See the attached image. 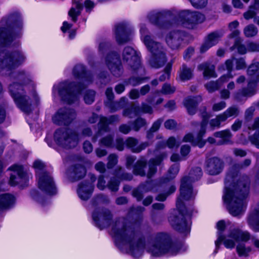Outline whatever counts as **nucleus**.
<instances>
[{
	"mask_svg": "<svg viewBox=\"0 0 259 259\" xmlns=\"http://www.w3.org/2000/svg\"><path fill=\"white\" fill-rule=\"evenodd\" d=\"M243 33L246 37H252L258 33V29L254 24H249L244 27Z\"/></svg>",
	"mask_w": 259,
	"mask_h": 259,
	"instance_id": "de8ad7c7",
	"label": "nucleus"
},
{
	"mask_svg": "<svg viewBox=\"0 0 259 259\" xmlns=\"http://www.w3.org/2000/svg\"><path fill=\"white\" fill-rule=\"evenodd\" d=\"M249 240H251V244L255 247L259 249V239L255 236H251L248 231L239 229H234L230 232L225 241L224 245L227 248L232 249L234 248L236 242H246Z\"/></svg>",
	"mask_w": 259,
	"mask_h": 259,
	"instance_id": "9b49d317",
	"label": "nucleus"
},
{
	"mask_svg": "<svg viewBox=\"0 0 259 259\" xmlns=\"http://www.w3.org/2000/svg\"><path fill=\"white\" fill-rule=\"evenodd\" d=\"M106 64L111 73L115 76H120L122 67L119 55L116 52L109 53L106 57Z\"/></svg>",
	"mask_w": 259,
	"mask_h": 259,
	"instance_id": "dca6fc26",
	"label": "nucleus"
},
{
	"mask_svg": "<svg viewBox=\"0 0 259 259\" xmlns=\"http://www.w3.org/2000/svg\"><path fill=\"white\" fill-rule=\"evenodd\" d=\"M76 118V112L70 108L59 109L52 117L53 122L58 125H68Z\"/></svg>",
	"mask_w": 259,
	"mask_h": 259,
	"instance_id": "4468645a",
	"label": "nucleus"
},
{
	"mask_svg": "<svg viewBox=\"0 0 259 259\" xmlns=\"http://www.w3.org/2000/svg\"><path fill=\"white\" fill-rule=\"evenodd\" d=\"M138 143V140L134 137H128L125 142L126 146L134 153H140L149 146L148 142H145L137 145Z\"/></svg>",
	"mask_w": 259,
	"mask_h": 259,
	"instance_id": "cd10ccee",
	"label": "nucleus"
},
{
	"mask_svg": "<svg viewBox=\"0 0 259 259\" xmlns=\"http://www.w3.org/2000/svg\"><path fill=\"white\" fill-rule=\"evenodd\" d=\"M257 12L253 9L251 8V6L249 7L248 10L244 13L243 17L246 20H249L257 17L256 16Z\"/></svg>",
	"mask_w": 259,
	"mask_h": 259,
	"instance_id": "69168bd1",
	"label": "nucleus"
},
{
	"mask_svg": "<svg viewBox=\"0 0 259 259\" xmlns=\"http://www.w3.org/2000/svg\"><path fill=\"white\" fill-rule=\"evenodd\" d=\"M92 217L97 226L100 229L109 226L112 219L111 212L107 209H96L93 212Z\"/></svg>",
	"mask_w": 259,
	"mask_h": 259,
	"instance_id": "a211bd4d",
	"label": "nucleus"
},
{
	"mask_svg": "<svg viewBox=\"0 0 259 259\" xmlns=\"http://www.w3.org/2000/svg\"><path fill=\"white\" fill-rule=\"evenodd\" d=\"M259 70V62L253 61L247 69V74L253 75Z\"/></svg>",
	"mask_w": 259,
	"mask_h": 259,
	"instance_id": "052dcab7",
	"label": "nucleus"
},
{
	"mask_svg": "<svg viewBox=\"0 0 259 259\" xmlns=\"http://www.w3.org/2000/svg\"><path fill=\"white\" fill-rule=\"evenodd\" d=\"M110 123L108 122L107 118L101 117L98 123V131L97 133L92 137V140L93 142H96L98 137L102 135L104 133L109 132L110 128L109 127Z\"/></svg>",
	"mask_w": 259,
	"mask_h": 259,
	"instance_id": "473e14b6",
	"label": "nucleus"
},
{
	"mask_svg": "<svg viewBox=\"0 0 259 259\" xmlns=\"http://www.w3.org/2000/svg\"><path fill=\"white\" fill-rule=\"evenodd\" d=\"M197 69L198 71L203 72V75L204 77H217L215 72V66L209 62H204L199 64L197 66Z\"/></svg>",
	"mask_w": 259,
	"mask_h": 259,
	"instance_id": "7c9ffc66",
	"label": "nucleus"
},
{
	"mask_svg": "<svg viewBox=\"0 0 259 259\" xmlns=\"http://www.w3.org/2000/svg\"><path fill=\"white\" fill-rule=\"evenodd\" d=\"M208 117H203V118L201 123L200 130L195 138H194L192 134L189 133L184 136L182 142H191L194 145H197L200 148L203 147L206 142L202 140V137L206 133V127L208 123Z\"/></svg>",
	"mask_w": 259,
	"mask_h": 259,
	"instance_id": "2eb2a0df",
	"label": "nucleus"
},
{
	"mask_svg": "<svg viewBox=\"0 0 259 259\" xmlns=\"http://www.w3.org/2000/svg\"><path fill=\"white\" fill-rule=\"evenodd\" d=\"M221 114L217 115L215 118L212 119L209 121V125L212 128L214 127H219L221 124V123L222 122L225 121V120L223 119L222 118Z\"/></svg>",
	"mask_w": 259,
	"mask_h": 259,
	"instance_id": "13d9d810",
	"label": "nucleus"
},
{
	"mask_svg": "<svg viewBox=\"0 0 259 259\" xmlns=\"http://www.w3.org/2000/svg\"><path fill=\"white\" fill-rule=\"evenodd\" d=\"M242 40L240 37L236 38L235 39L234 44L232 46L230 49L231 51L234 50L235 49L237 50L238 53L240 54H245L246 53L247 48L242 44Z\"/></svg>",
	"mask_w": 259,
	"mask_h": 259,
	"instance_id": "37998d69",
	"label": "nucleus"
},
{
	"mask_svg": "<svg viewBox=\"0 0 259 259\" xmlns=\"http://www.w3.org/2000/svg\"><path fill=\"white\" fill-rule=\"evenodd\" d=\"M172 9L170 10L164 11L161 12H152L148 15L149 21L156 25L159 24V23L164 19H168L172 22Z\"/></svg>",
	"mask_w": 259,
	"mask_h": 259,
	"instance_id": "393cba45",
	"label": "nucleus"
},
{
	"mask_svg": "<svg viewBox=\"0 0 259 259\" xmlns=\"http://www.w3.org/2000/svg\"><path fill=\"white\" fill-rule=\"evenodd\" d=\"M74 7H72L68 12L69 16L71 17L73 22L77 21V17L80 14L83 8L82 3L79 0H73Z\"/></svg>",
	"mask_w": 259,
	"mask_h": 259,
	"instance_id": "e433bc0d",
	"label": "nucleus"
},
{
	"mask_svg": "<svg viewBox=\"0 0 259 259\" xmlns=\"http://www.w3.org/2000/svg\"><path fill=\"white\" fill-rule=\"evenodd\" d=\"M149 184V182H146L145 184H141L137 189L133 190V195L138 201H141L142 199L144 192L149 191L148 189L146 188V186Z\"/></svg>",
	"mask_w": 259,
	"mask_h": 259,
	"instance_id": "a19ab883",
	"label": "nucleus"
},
{
	"mask_svg": "<svg viewBox=\"0 0 259 259\" xmlns=\"http://www.w3.org/2000/svg\"><path fill=\"white\" fill-rule=\"evenodd\" d=\"M145 79H149V78L140 76H133L125 80L124 82L125 85H131L133 87H136L142 83Z\"/></svg>",
	"mask_w": 259,
	"mask_h": 259,
	"instance_id": "a18cd8bd",
	"label": "nucleus"
},
{
	"mask_svg": "<svg viewBox=\"0 0 259 259\" xmlns=\"http://www.w3.org/2000/svg\"><path fill=\"white\" fill-rule=\"evenodd\" d=\"M232 178V176L228 174L225 179V191L223 197L230 214L236 217L241 215L245 210L250 181L247 176H243L236 184L231 185Z\"/></svg>",
	"mask_w": 259,
	"mask_h": 259,
	"instance_id": "7ed1b4c3",
	"label": "nucleus"
},
{
	"mask_svg": "<svg viewBox=\"0 0 259 259\" xmlns=\"http://www.w3.org/2000/svg\"><path fill=\"white\" fill-rule=\"evenodd\" d=\"M185 37L184 32L179 30L169 32L165 36V41L167 46L172 50L180 48Z\"/></svg>",
	"mask_w": 259,
	"mask_h": 259,
	"instance_id": "aec40b11",
	"label": "nucleus"
},
{
	"mask_svg": "<svg viewBox=\"0 0 259 259\" xmlns=\"http://www.w3.org/2000/svg\"><path fill=\"white\" fill-rule=\"evenodd\" d=\"M127 101V99L126 97H122L118 102H110L109 104L107 103V107L110 109L111 112H114L123 108Z\"/></svg>",
	"mask_w": 259,
	"mask_h": 259,
	"instance_id": "79ce46f5",
	"label": "nucleus"
},
{
	"mask_svg": "<svg viewBox=\"0 0 259 259\" xmlns=\"http://www.w3.org/2000/svg\"><path fill=\"white\" fill-rule=\"evenodd\" d=\"M109 201L110 200L108 196L102 194H99L94 199V202L96 204L108 203Z\"/></svg>",
	"mask_w": 259,
	"mask_h": 259,
	"instance_id": "338daca9",
	"label": "nucleus"
},
{
	"mask_svg": "<svg viewBox=\"0 0 259 259\" xmlns=\"http://www.w3.org/2000/svg\"><path fill=\"white\" fill-rule=\"evenodd\" d=\"M193 70L186 64H183L180 69L179 78L182 81L188 80L193 77Z\"/></svg>",
	"mask_w": 259,
	"mask_h": 259,
	"instance_id": "4c0bfd02",
	"label": "nucleus"
},
{
	"mask_svg": "<svg viewBox=\"0 0 259 259\" xmlns=\"http://www.w3.org/2000/svg\"><path fill=\"white\" fill-rule=\"evenodd\" d=\"M14 202V197L9 193L0 195V210L8 209Z\"/></svg>",
	"mask_w": 259,
	"mask_h": 259,
	"instance_id": "c9c22d12",
	"label": "nucleus"
},
{
	"mask_svg": "<svg viewBox=\"0 0 259 259\" xmlns=\"http://www.w3.org/2000/svg\"><path fill=\"white\" fill-rule=\"evenodd\" d=\"M45 165L44 163L40 160H36L33 163V167L36 170V175L38 177V173L44 174L48 173L43 170Z\"/></svg>",
	"mask_w": 259,
	"mask_h": 259,
	"instance_id": "0e129e2a",
	"label": "nucleus"
},
{
	"mask_svg": "<svg viewBox=\"0 0 259 259\" xmlns=\"http://www.w3.org/2000/svg\"><path fill=\"white\" fill-rule=\"evenodd\" d=\"M205 87L209 93H213L221 87V84L219 82L211 81L205 84Z\"/></svg>",
	"mask_w": 259,
	"mask_h": 259,
	"instance_id": "864d4df0",
	"label": "nucleus"
},
{
	"mask_svg": "<svg viewBox=\"0 0 259 259\" xmlns=\"http://www.w3.org/2000/svg\"><path fill=\"white\" fill-rule=\"evenodd\" d=\"M239 114V109L236 106L229 107L224 112L221 114L222 118L225 121L229 117H237Z\"/></svg>",
	"mask_w": 259,
	"mask_h": 259,
	"instance_id": "ea45409f",
	"label": "nucleus"
},
{
	"mask_svg": "<svg viewBox=\"0 0 259 259\" xmlns=\"http://www.w3.org/2000/svg\"><path fill=\"white\" fill-rule=\"evenodd\" d=\"M25 57L19 51L12 52L4 49L0 52V67L10 70L24 61Z\"/></svg>",
	"mask_w": 259,
	"mask_h": 259,
	"instance_id": "f8f14e48",
	"label": "nucleus"
},
{
	"mask_svg": "<svg viewBox=\"0 0 259 259\" xmlns=\"http://www.w3.org/2000/svg\"><path fill=\"white\" fill-rule=\"evenodd\" d=\"M122 59L131 68L139 72L140 75L145 73V69L141 66L140 57L137 52L131 47H126L122 52Z\"/></svg>",
	"mask_w": 259,
	"mask_h": 259,
	"instance_id": "ddd939ff",
	"label": "nucleus"
},
{
	"mask_svg": "<svg viewBox=\"0 0 259 259\" xmlns=\"http://www.w3.org/2000/svg\"><path fill=\"white\" fill-rule=\"evenodd\" d=\"M252 85V83L249 82L246 87L234 92L233 94L234 100L238 102H245L247 97L254 95L256 93V91Z\"/></svg>",
	"mask_w": 259,
	"mask_h": 259,
	"instance_id": "5701e85b",
	"label": "nucleus"
},
{
	"mask_svg": "<svg viewBox=\"0 0 259 259\" xmlns=\"http://www.w3.org/2000/svg\"><path fill=\"white\" fill-rule=\"evenodd\" d=\"M17 78L21 80L26 79L27 83L30 84L22 87L17 83H14L10 85V92L18 107L23 112L29 113L31 111V104L28 97L24 94L23 91L29 90L32 92V95L36 104L39 103V99L34 91V87L28 75L26 76L24 72H21L19 73Z\"/></svg>",
	"mask_w": 259,
	"mask_h": 259,
	"instance_id": "39448f33",
	"label": "nucleus"
},
{
	"mask_svg": "<svg viewBox=\"0 0 259 259\" xmlns=\"http://www.w3.org/2000/svg\"><path fill=\"white\" fill-rule=\"evenodd\" d=\"M8 28H0V45L9 46L15 38L12 31H17L22 27V22L20 14L17 12L10 14L6 21Z\"/></svg>",
	"mask_w": 259,
	"mask_h": 259,
	"instance_id": "6e6552de",
	"label": "nucleus"
},
{
	"mask_svg": "<svg viewBox=\"0 0 259 259\" xmlns=\"http://www.w3.org/2000/svg\"><path fill=\"white\" fill-rule=\"evenodd\" d=\"M192 6L198 9L205 8L208 3V0H189Z\"/></svg>",
	"mask_w": 259,
	"mask_h": 259,
	"instance_id": "6e6d98bb",
	"label": "nucleus"
},
{
	"mask_svg": "<svg viewBox=\"0 0 259 259\" xmlns=\"http://www.w3.org/2000/svg\"><path fill=\"white\" fill-rule=\"evenodd\" d=\"M172 17L171 25H183L192 28L205 19V16L200 12L190 10H177L172 9Z\"/></svg>",
	"mask_w": 259,
	"mask_h": 259,
	"instance_id": "0eeeda50",
	"label": "nucleus"
},
{
	"mask_svg": "<svg viewBox=\"0 0 259 259\" xmlns=\"http://www.w3.org/2000/svg\"><path fill=\"white\" fill-rule=\"evenodd\" d=\"M38 185L39 188L49 195L56 193V188L52 177L49 173H38Z\"/></svg>",
	"mask_w": 259,
	"mask_h": 259,
	"instance_id": "f3484780",
	"label": "nucleus"
},
{
	"mask_svg": "<svg viewBox=\"0 0 259 259\" xmlns=\"http://www.w3.org/2000/svg\"><path fill=\"white\" fill-rule=\"evenodd\" d=\"M147 249L151 255L155 257L167 253L176 254L179 251L177 246L171 242L169 236L163 233H157L154 242L148 245Z\"/></svg>",
	"mask_w": 259,
	"mask_h": 259,
	"instance_id": "423d86ee",
	"label": "nucleus"
},
{
	"mask_svg": "<svg viewBox=\"0 0 259 259\" xmlns=\"http://www.w3.org/2000/svg\"><path fill=\"white\" fill-rule=\"evenodd\" d=\"M251 251L250 246H246L243 243L238 244L236 246V251L239 256L247 257Z\"/></svg>",
	"mask_w": 259,
	"mask_h": 259,
	"instance_id": "09e8293b",
	"label": "nucleus"
},
{
	"mask_svg": "<svg viewBox=\"0 0 259 259\" xmlns=\"http://www.w3.org/2000/svg\"><path fill=\"white\" fill-rule=\"evenodd\" d=\"M138 109L139 107H135V105H133L131 107L124 110L123 115L125 117L132 118L138 114L139 112Z\"/></svg>",
	"mask_w": 259,
	"mask_h": 259,
	"instance_id": "603ef678",
	"label": "nucleus"
},
{
	"mask_svg": "<svg viewBox=\"0 0 259 259\" xmlns=\"http://www.w3.org/2000/svg\"><path fill=\"white\" fill-rule=\"evenodd\" d=\"M222 35V33L218 31H214L209 34L200 47V53H204L210 48L217 45Z\"/></svg>",
	"mask_w": 259,
	"mask_h": 259,
	"instance_id": "b1692460",
	"label": "nucleus"
},
{
	"mask_svg": "<svg viewBox=\"0 0 259 259\" xmlns=\"http://www.w3.org/2000/svg\"><path fill=\"white\" fill-rule=\"evenodd\" d=\"M213 135L217 138H221V140L217 143L219 145L231 144L233 143L231 140L232 135L229 130L217 132L214 133Z\"/></svg>",
	"mask_w": 259,
	"mask_h": 259,
	"instance_id": "72a5a7b5",
	"label": "nucleus"
},
{
	"mask_svg": "<svg viewBox=\"0 0 259 259\" xmlns=\"http://www.w3.org/2000/svg\"><path fill=\"white\" fill-rule=\"evenodd\" d=\"M9 169L12 171L9 180L11 186H16L25 180L26 174L22 165L14 164L10 167Z\"/></svg>",
	"mask_w": 259,
	"mask_h": 259,
	"instance_id": "412c9836",
	"label": "nucleus"
},
{
	"mask_svg": "<svg viewBox=\"0 0 259 259\" xmlns=\"http://www.w3.org/2000/svg\"><path fill=\"white\" fill-rule=\"evenodd\" d=\"M56 144L65 149L75 147L79 141V136L75 131L69 128H60L54 134Z\"/></svg>",
	"mask_w": 259,
	"mask_h": 259,
	"instance_id": "9d476101",
	"label": "nucleus"
},
{
	"mask_svg": "<svg viewBox=\"0 0 259 259\" xmlns=\"http://www.w3.org/2000/svg\"><path fill=\"white\" fill-rule=\"evenodd\" d=\"M249 139L252 144L259 149V131L256 132L252 136L249 137Z\"/></svg>",
	"mask_w": 259,
	"mask_h": 259,
	"instance_id": "774afa93",
	"label": "nucleus"
},
{
	"mask_svg": "<svg viewBox=\"0 0 259 259\" xmlns=\"http://www.w3.org/2000/svg\"><path fill=\"white\" fill-rule=\"evenodd\" d=\"M176 91V88L168 83H164L161 90V93L164 95L174 93Z\"/></svg>",
	"mask_w": 259,
	"mask_h": 259,
	"instance_id": "680f3d73",
	"label": "nucleus"
},
{
	"mask_svg": "<svg viewBox=\"0 0 259 259\" xmlns=\"http://www.w3.org/2000/svg\"><path fill=\"white\" fill-rule=\"evenodd\" d=\"M146 165L147 161L146 160L142 159L138 160L134 166V174L136 175H139L142 177L146 176L144 168L146 167Z\"/></svg>",
	"mask_w": 259,
	"mask_h": 259,
	"instance_id": "58836bf2",
	"label": "nucleus"
},
{
	"mask_svg": "<svg viewBox=\"0 0 259 259\" xmlns=\"http://www.w3.org/2000/svg\"><path fill=\"white\" fill-rule=\"evenodd\" d=\"M85 174V169L80 164H77L71 166L67 171V176L69 179L72 182L76 181L83 178Z\"/></svg>",
	"mask_w": 259,
	"mask_h": 259,
	"instance_id": "bb28decb",
	"label": "nucleus"
},
{
	"mask_svg": "<svg viewBox=\"0 0 259 259\" xmlns=\"http://www.w3.org/2000/svg\"><path fill=\"white\" fill-rule=\"evenodd\" d=\"M217 227L218 230V238L215 241V244L216 246V250H217L219 247L220 244L223 242L224 244L225 240L228 237V236L230 232L233 231L234 229L231 230L227 236H224L222 234V232L225 229L226 225L224 221H219L217 225Z\"/></svg>",
	"mask_w": 259,
	"mask_h": 259,
	"instance_id": "f704fd0d",
	"label": "nucleus"
},
{
	"mask_svg": "<svg viewBox=\"0 0 259 259\" xmlns=\"http://www.w3.org/2000/svg\"><path fill=\"white\" fill-rule=\"evenodd\" d=\"M255 110V107L252 106L245 110L244 119L246 122H249L252 119Z\"/></svg>",
	"mask_w": 259,
	"mask_h": 259,
	"instance_id": "e2e57ef3",
	"label": "nucleus"
},
{
	"mask_svg": "<svg viewBox=\"0 0 259 259\" xmlns=\"http://www.w3.org/2000/svg\"><path fill=\"white\" fill-rule=\"evenodd\" d=\"M201 101L202 98L200 96L188 97L185 99L184 104L189 114L193 115L196 113L197 105Z\"/></svg>",
	"mask_w": 259,
	"mask_h": 259,
	"instance_id": "c756f323",
	"label": "nucleus"
},
{
	"mask_svg": "<svg viewBox=\"0 0 259 259\" xmlns=\"http://www.w3.org/2000/svg\"><path fill=\"white\" fill-rule=\"evenodd\" d=\"M163 120V118H160L153 122L152 126L147 132V138L148 139H150L153 138V133L157 132L159 129Z\"/></svg>",
	"mask_w": 259,
	"mask_h": 259,
	"instance_id": "c03bdc74",
	"label": "nucleus"
},
{
	"mask_svg": "<svg viewBox=\"0 0 259 259\" xmlns=\"http://www.w3.org/2000/svg\"><path fill=\"white\" fill-rule=\"evenodd\" d=\"M224 166L223 161L219 158L213 157L205 161V169L210 175H217L222 172Z\"/></svg>",
	"mask_w": 259,
	"mask_h": 259,
	"instance_id": "4be33fe9",
	"label": "nucleus"
},
{
	"mask_svg": "<svg viewBox=\"0 0 259 259\" xmlns=\"http://www.w3.org/2000/svg\"><path fill=\"white\" fill-rule=\"evenodd\" d=\"M114 175L120 180H131L133 178L131 174L123 172L122 168L120 166H117L114 170Z\"/></svg>",
	"mask_w": 259,
	"mask_h": 259,
	"instance_id": "3c124183",
	"label": "nucleus"
},
{
	"mask_svg": "<svg viewBox=\"0 0 259 259\" xmlns=\"http://www.w3.org/2000/svg\"><path fill=\"white\" fill-rule=\"evenodd\" d=\"M131 28L124 22L116 24L115 26L114 34L117 42L121 45L130 41V35L131 33Z\"/></svg>",
	"mask_w": 259,
	"mask_h": 259,
	"instance_id": "6ab92c4d",
	"label": "nucleus"
},
{
	"mask_svg": "<svg viewBox=\"0 0 259 259\" xmlns=\"http://www.w3.org/2000/svg\"><path fill=\"white\" fill-rule=\"evenodd\" d=\"M166 157L165 153H162L155 158L151 159L148 162L149 169L147 177L150 179L152 178L157 171V166L159 165L163 158Z\"/></svg>",
	"mask_w": 259,
	"mask_h": 259,
	"instance_id": "2f4dec72",
	"label": "nucleus"
},
{
	"mask_svg": "<svg viewBox=\"0 0 259 259\" xmlns=\"http://www.w3.org/2000/svg\"><path fill=\"white\" fill-rule=\"evenodd\" d=\"M95 92L93 90L87 91L84 96V100L86 104H91L95 100Z\"/></svg>",
	"mask_w": 259,
	"mask_h": 259,
	"instance_id": "4d7b16f0",
	"label": "nucleus"
},
{
	"mask_svg": "<svg viewBox=\"0 0 259 259\" xmlns=\"http://www.w3.org/2000/svg\"><path fill=\"white\" fill-rule=\"evenodd\" d=\"M73 74L76 78H81L82 83L77 84L74 82L65 81L54 87V92L57 91L61 99L68 104L76 101L81 91L92 82V76L85 72V67L81 64L74 67Z\"/></svg>",
	"mask_w": 259,
	"mask_h": 259,
	"instance_id": "20e7f679",
	"label": "nucleus"
},
{
	"mask_svg": "<svg viewBox=\"0 0 259 259\" xmlns=\"http://www.w3.org/2000/svg\"><path fill=\"white\" fill-rule=\"evenodd\" d=\"M202 175L200 167H197L192 169L189 175L184 177L181 180L180 195L176 202L177 210H175L169 217V221L172 228L182 233H188L190 230V224L186 221V217L190 214L188 212L183 200H189L193 199L196 193L193 191L192 183L200 179Z\"/></svg>",
	"mask_w": 259,
	"mask_h": 259,
	"instance_id": "f03ea898",
	"label": "nucleus"
},
{
	"mask_svg": "<svg viewBox=\"0 0 259 259\" xmlns=\"http://www.w3.org/2000/svg\"><path fill=\"white\" fill-rule=\"evenodd\" d=\"M107 159V167L109 169L112 168L118 162V156L115 154H110Z\"/></svg>",
	"mask_w": 259,
	"mask_h": 259,
	"instance_id": "5fc2aeb1",
	"label": "nucleus"
},
{
	"mask_svg": "<svg viewBox=\"0 0 259 259\" xmlns=\"http://www.w3.org/2000/svg\"><path fill=\"white\" fill-rule=\"evenodd\" d=\"M93 190L94 186L92 183L84 182L79 185L77 193L82 200H86L91 197Z\"/></svg>",
	"mask_w": 259,
	"mask_h": 259,
	"instance_id": "c85d7f7f",
	"label": "nucleus"
},
{
	"mask_svg": "<svg viewBox=\"0 0 259 259\" xmlns=\"http://www.w3.org/2000/svg\"><path fill=\"white\" fill-rule=\"evenodd\" d=\"M143 41L152 56L149 60V64L155 68L163 66L166 62L164 49L158 42L154 40L150 35H146L143 38Z\"/></svg>",
	"mask_w": 259,
	"mask_h": 259,
	"instance_id": "1a4fd4ad",
	"label": "nucleus"
},
{
	"mask_svg": "<svg viewBox=\"0 0 259 259\" xmlns=\"http://www.w3.org/2000/svg\"><path fill=\"white\" fill-rule=\"evenodd\" d=\"M113 135H108L102 138L99 142L101 146H105L107 148H113Z\"/></svg>",
	"mask_w": 259,
	"mask_h": 259,
	"instance_id": "8fccbe9b",
	"label": "nucleus"
},
{
	"mask_svg": "<svg viewBox=\"0 0 259 259\" xmlns=\"http://www.w3.org/2000/svg\"><path fill=\"white\" fill-rule=\"evenodd\" d=\"M147 125V122L146 120L141 117H139L135 120L131 122L132 129L137 132L139 131L141 128L146 126Z\"/></svg>",
	"mask_w": 259,
	"mask_h": 259,
	"instance_id": "49530a36",
	"label": "nucleus"
},
{
	"mask_svg": "<svg viewBox=\"0 0 259 259\" xmlns=\"http://www.w3.org/2000/svg\"><path fill=\"white\" fill-rule=\"evenodd\" d=\"M246 220L251 229L254 232H259V205L249 212Z\"/></svg>",
	"mask_w": 259,
	"mask_h": 259,
	"instance_id": "a878e982",
	"label": "nucleus"
},
{
	"mask_svg": "<svg viewBox=\"0 0 259 259\" xmlns=\"http://www.w3.org/2000/svg\"><path fill=\"white\" fill-rule=\"evenodd\" d=\"M141 218L132 222L119 219L115 222L111 231L116 245L118 247L125 246L127 252L135 258L142 256L145 247V238L141 232Z\"/></svg>",
	"mask_w": 259,
	"mask_h": 259,
	"instance_id": "f257e3e1",
	"label": "nucleus"
},
{
	"mask_svg": "<svg viewBox=\"0 0 259 259\" xmlns=\"http://www.w3.org/2000/svg\"><path fill=\"white\" fill-rule=\"evenodd\" d=\"M119 182L115 178L111 179L107 184L108 188L112 191L116 192L118 190Z\"/></svg>",
	"mask_w": 259,
	"mask_h": 259,
	"instance_id": "bf43d9fd",
	"label": "nucleus"
}]
</instances>
